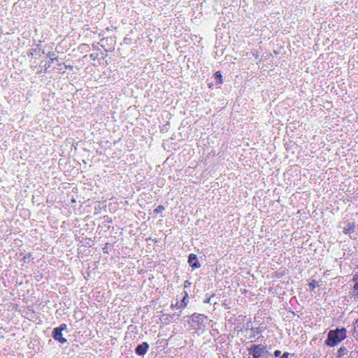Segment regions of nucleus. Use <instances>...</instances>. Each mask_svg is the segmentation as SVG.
Segmentation results:
<instances>
[{
  "mask_svg": "<svg viewBox=\"0 0 358 358\" xmlns=\"http://www.w3.org/2000/svg\"><path fill=\"white\" fill-rule=\"evenodd\" d=\"M346 329L344 327L330 330L325 341V344L329 347H334L344 340L346 337Z\"/></svg>",
  "mask_w": 358,
  "mask_h": 358,
  "instance_id": "f257e3e1",
  "label": "nucleus"
},
{
  "mask_svg": "<svg viewBox=\"0 0 358 358\" xmlns=\"http://www.w3.org/2000/svg\"><path fill=\"white\" fill-rule=\"evenodd\" d=\"M207 319V316L195 313L190 316L188 323L193 329H199L206 327L204 323Z\"/></svg>",
  "mask_w": 358,
  "mask_h": 358,
  "instance_id": "f03ea898",
  "label": "nucleus"
},
{
  "mask_svg": "<svg viewBox=\"0 0 358 358\" xmlns=\"http://www.w3.org/2000/svg\"><path fill=\"white\" fill-rule=\"evenodd\" d=\"M248 350L252 358H260L263 355L264 345L262 344L252 345Z\"/></svg>",
  "mask_w": 358,
  "mask_h": 358,
  "instance_id": "7ed1b4c3",
  "label": "nucleus"
},
{
  "mask_svg": "<svg viewBox=\"0 0 358 358\" xmlns=\"http://www.w3.org/2000/svg\"><path fill=\"white\" fill-rule=\"evenodd\" d=\"M187 262L192 270H195L201 267V264L197 258V255L194 253L189 255Z\"/></svg>",
  "mask_w": 358,
  "mask_h": 358,
  "instance_id": "20e7f679",
  "label": "nucleus"
},
{
  "mask_svg": "<svg viewBox=\"0 0 358 358\" xmlns=\"http://www.w3.org/2000/svg\"><path fill=\"white\" fill-rule=\"evenodd\" d=\"M51 335L52 338L55 341H58L60 344L63 345L67 342V339L63 336L62 331L56 328L52 329Z\"/></svg>",
  "mask_w": 358,
  "mask_h": 358,
  "instance_id": "39448f33",
  "label": "nucleus"
},
{
  "mask_svg": "<svg viewBox=\"0 0 358 358\" xmlns=\"http://www.w3.org/2000/svg\"><path fill=\"white\" fill-rule=\"evenodd\" d=\"M149 349V344L147 342H143L138 344L135 348V353L138 356H144Z\"/></svg>",
  "mask_w": 358,
  "mask_h": 358,
  "instance_id": "423d86ee",
  "label": "nucleus"
},
{
  "mask_svg": "<svg viewBox=\"0 0 358 358\" xmlns=\"http://www.w3.org/2000/svg\"><path fill=\"white\" fill-rule=\"evenodd\" d=\"M176 315L178 317L180 315L176 313L173 314H163L162 320L164 321L165 324H170L171 322L175 321L174 317Z\"/></svg>",
  "mask_w": 358,
  "mask_h": 358,
  "instance_id": "0eeeda50",
  "label": "nucleus"
},
{
  "mask_svg": "<svg viewBox=\"0 0 358 358\" xmlns=\"http://www.w3.org/2000/svg\"><path fill=\"white\" fill-rule=\"evenodd\" d=\"M356 228L355 223L353 222H348L346 227L343 228V232L345 234H350L355 232Z\"/></svg>",
  "mask_w": 358,
  "mask_h": 358,
  "instance_id": "6e6552de",
  "label": "nucleus"
},
{
  "mask_svg": "<svg viewBox=\"0 0 358 358\" xmlns=\"http://www.w3.org/2000/svg\"><path fill=\"white\" fill-rule=\"evenodd\" d=\"M352 280L355 282L350 294L352 296H358V276L357 275L353 276Z\"/></svg>",
  "mask_w": 358,
  "mask_h": 358,
  "instance_id": "1a4fd4ad",
  "label": "nucleus"
},
{
  "mask_svg": "<svg viewBox=\"0 0 358 358\" xmlns=\"http://www.w3.org/2000/svg\"><path fill=\"white\" fill-rule=\"evenodd\" d=\"M348 352H349V350L346 347L342 346L338 350L337 354H336V357L341 358L344 355H348Z\"/></svg>",
  "mask_w": 358,
  "mask_h": 358,
  "instance_id": "9d476101",
  "label": "nucleus"
},
{
  "mask_svg": "<svg viewBox=\"0 0 358 358\" xmlns=\"http://www.w3.org/2000/svg\"><path fill=\"white\" fill-rule=\"evenodd\" d=\"M213 76H214V78L215 80V84L216 85L222 84L223 83L222 75V73H221L220 71H216L213 74Z\"/></svg>",
  "mask_w": 358,
  "mask_h": 358,
  "instance_id": "9b49d317",
  "label": "nucleus"
},
{
  "mask_svg": "<svg viewBox=\"0 0 358 358\" xmlns=\"http://www.w3.org/2000/svg\"><path fill=\"white\" fill-rule=\"evenodd\" d=\"M188 301V293L187 292H184V296L180 303L179 308H185L187 306Z\"/></svg>",
  "mask_w": 358,
  "mask_h": 358,
  "instance_id": "f8f14e48",
  "label": "nucleus"
},
{
  "mask_svg": "<svg viewBox=\"0 0 358 358\" xmlns=\"http://www.w3.org/2000/svg\"><path fill=\"white\" fill-rule=\"evenodd\" d=\"M352 336L358 341V318L355 320L353 325Z\"/></svg>",
  "mask_w": 358,
  "mask_h": 358,
  "instance_id": "ddd939ff",
  "label": "nucleus"
},
{
  "mask_svg": "<svg viewBox=\"0 0 358 358\" xmlns=\"http://www.w3.org/2000/svg\"><path fill=\"white\" fill-rule=\"evenodd\" d=\"M46 56L50 59L51 61L50 62L51 63L58 60V57L55 56V54L52 52H49Z\"/></svg>",
  "mask_w": 358,
  "mask_h": 358,
  "instance_id": "4468645a",
  "label": "nucleus"
},
{
  "mask_svg": "<svg viewBox=\"0 0 358 358\" xmlns=\"http://www.w3.org/2000/svg\"><path fill=\"white\" fill-rule=\"evenodd\" d=\"M318 286V282L315 280H312L308 284V287L310 290H313Z\"/></svg>",
  "mask_w": 358,
  "mask_h": 358,
  "instance_id": "2eb2a0df",
  "label": "nucleus"
},
{
  "mask_svg": "<svg viewBox=\"0 0 358 358\" xmlns=\"http://www.w3.org/2000/svg\"><path fill=\"white\" fill-rule=\"evenodd\" d=\"M165 210V208L162 205H159L154 209V213L156 214L161 213Z\"/></svg>",
  "mask_w": 358,
  "mask_h": 358,
  "instance_id": "dca6fc26",
  "label": "nucleus"
},
{
  "mask_svg": "<svg viewBox=\"0 0 358 358\" xmlns=\"http://www.w3.org/2000/svg\"><path fill=\"white\" fill-rule=\"evenodd\" d=\"M39 47H40V45H39V44H38V45H37V48H35V49H31V50H29V52H28V53H27V54H28V55H29V56H31V57H33V56H34V55H35V54L37 52L38 50H40Z\"/></svg>",
  "mask_w": 358,
  "mask_h": 358,
  "instance_id": "f3484780",
  "label": "nucleus"
},
{
  "mask_svg": "<svg viewBox=\"0 0 358 358\" xmlns=\"http://www.w3.org/2000/svg\"><path fill=\"white\" fill-rule=\"evenodd\" d=\"M32 257V255L31 253H28L27 255H25L22 259V261L24 262V263H29V259Z\"/></svg>",
  "mask_w": 358,
  "mask_h": 358,
  "instance_id": "a211bd4d",
  "label": "nucleus"
},
{
  "mask_svg": "<svg viewBox=\"0 0 358 358\" xmlns=\"http://www.w3.org/2000/svg\"><path fill=\"white\" fill-rule=\"evenodd\" d=\"M214 296V294L208 296V294H206V299L203 300L204 303H210L211 298Z\"/></svg>",
  "mask_w": 358,
  "mask_h": 358,
  "instance_id": "6ab92c4d",
  "label": "nucleus"
},
{
  "mask_svg": "<svg viewBox=\"0 0 358 358\" xmlns=\"http://www.w3.org/2000/svg\"><path fill=\"white\" fill-rule=\"evenodd\" d=\"M270 355H271V353L266 350V346L264 345V352H263V355L262 356V357L268 358Z\"/></svg>",
  "mask_w": 358,
  "mask_h": 358,
  "instance_id": "aec40b11",
  "label": "nucleus"
},
{
  "mask_svg": "<svg viewBox=\"0 0 358 358\" xmlns=\"http://www.w3.org/2000/svg\"><path fill=\"white\" fill-rule=\"evenodd\" d=\"M55 328L57 329L59 331H64V330H66L67 329V324H65V323H62L59 327H57Z\"/></svg>",
  "mask_w": 358,
  "mask_h": 358,
  "instance_id": "412c9836",
  "label": "nucleus"
},
{
  "mask_svg": "<svg viewBox=\"0 0 358 358\" xmlns=\"http://www.w3.org/2000/svg\"><path fill=\"white\" fill-rule=\"evenodd\" d=\"M273 355L275 357H279L281 356V351L279 350H276L273 352Z\"/></svg>",
  "mask_w": 358,
  "mask_h": 358,
  "instance_id": "4be33fe9",
  "label": "nucleus"
},
{
  "mask_svg": "<svg viewBox=\"0 0 358 358\" xmlns=\"http://www.w3.org/2000/svg\"><path fill=\"white\" fill-rule=\"evenodd\" d=\"M191 282L189 280H185L184 282V288H187L190 287Z\"/></svg>",
  "mask_w": 358,
  "mask_h": 358,
  "instance_id": "5701e85b",
  "label": "nucleus"
},
{
  "mask_svg": "<svg viewBox=\"0 0 358 358\" xmlns=\"http://www.w3.org/2000/svg\"><path fill=\"white\" fill-rule=\"evenodd\" d=\"M290 355V354L289 352H284L280 357V358H289V356Z\"/></svg>",
  "mask_w": 358,
  "mask_h": 358,
  "instance_id": "b1692460",
  "label": "nucleus"
},
{
  "mask_svg": "<svg viewBox=\"0 0 358 358\" xmlns=\"http://www.w3.org/2000/svg\"><path fill=\"white\" fill-rule=\"evenodd\" d=\"M179 306H180L179 303H178V302H177L176 304H173V303H172V304H171V308L172 309H173V308H179Z\"/></svg>",
  "mask_w": 358,
  "mask_h": 358,
  "instance_id": "393cba45",
  "label": "nucleus"
},
{
  "mask_svg": "<svg viewBox=\"0 0 358 358\" xmlns=\"http://www.w3.org/2000/svg\"><path fill=\"white\" fill-rule=\"evenodd\" d=\"M218 358H231V357H229L228 355H219Z\"/></svg>",
  "mask_w": 358,
  "mask_h": 358,
  "instance_id": "a878e982",
  "label": "nucleus"
},
{
  "mask_svg": "<svg viewBox=\"0 0 358 358\" xmlns=\"http://www.w3.org/2000/svg\"><path fill=\"white\" fill-rule=\"evenodd\" d=\"M108 243H106V244L105 245V247L103 248V252H104V253H107V252H108L106 251V250H108Z\"/></svg>",
  "mask_w": 358,
  "mask_h": 358,
  "instance_id": "bb28decb",
  "label": "nucleus"
},
{
  "mask_svg": "<svg viewBox=\"0 0 358 358\" xmlns=\"http://www.w3.org/2000/svg\"><path fill=\"white\" fill-rule=\"evenodd\" d=\"M50 65H51V62H48V64H45V70H47V69L50 68Z\"/></svg>",
  "mask_w": 358,
  "mask_h": 358,
  "instance_id": "cd10ccee",
  "label": "nucleus"
},
{
  "mask_svg": "<svg viewBox=\"0 0 358 358\" xmlns=\"http://www.w3.org/2000/svg\"><path fill=\"white\" fill-rule=\"evenodd\" d=\"M65 65V68L66 69H69L70 70H72L73 69V66H70V65Z\"/></svg>",
  "mask_w": 358,
  "mask_h": 358,
  "instance_id": "c85d7f7f",
  "label": "nucleus"
},
{
  "mask_svg": "<svg viewBox=\"0 0 358 358\" xmlns=\"http://www.w3.org/2000/svg\"><path fill=\"white\" fill-rule=\"evenodd\" d=\"M354 355H355L354 352H353V351H351V352H350V355H349V357H354Z\"/></svg>",
  "mask_w": 358,
  "mask_h": 358,
  "instance_id": "c756f323",
  "label": "nucleus"
},
{
  "mask_svg": "<svg viewBox=\"0 0 358 358\" xmlns=\"http://www.w3.org/2000/svg\"><path fill=\"white\" fill-rule=\"evenodd\" d=\"M90 57L91 58H92L93 59H96V56H94V55H93V54H91V55H90Z\"/></svg>",
  "mask_w": 358,
  "mask_h": 358,
  "instance_id": "7c9ffc66",
  "label": "nucleus"
},
{
  "mask_svg": "<svg viewBox=\"0 0 358 358\" xmlns=\"http://www.w3.org/2000/svg\"><path fill=\"white\" fill-rule=\"evenodd\" d=\"M93 46H94V48L98 49V48L95 45H93Z\"/></svg>",
  "mask_w": 358,
  "mask_h": 358,
  "instance_id": "2f4dec72",
  "label": "nucleus"
},
{
  "mask_svg": "<svg viewBox=\"0 0 358 358\" xmlns=\"http://www.w3.org/2000/svg\"><path fill=\"white\" fill-rule=\"evenodd\" d=\"M208 85H209V87H211L213 86V83H210Z\"/></svg>",
  "mask_w": 358,
  "mask_h": 358,
  "instance_id": "473e14b6",
  "label": "nucleus"
},
{
  "mask_svg": "<svg viewBox=\"0 0 358 358\" xmlns=\"http://www.w3.org/2000/svg\"><path fill=\"white\" fill-rule=\"evenodd\" d=\"M357 163H358V159H357Z\"/></svg>",
  "mask_w": 358,
  "mask_h": 358,
  "instance_id": "72a5a7b5",
  "label": "nucleus"
}]
</instances>
